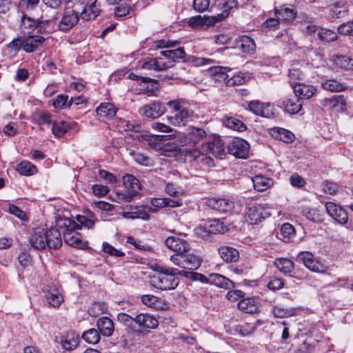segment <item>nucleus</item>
I'll return each mask as SVG.
<instances>
[{"mask_svg":"<svg viewBox=\"0 0 353 353\" xmlns=\"http://www.w3.org/2000/svg\"><path fill=\"white\" fill-rule=\"evenodd\" d=\"M184 268L183 270H196L198 269L201 265V260L200 259L194 255L190 254H184Z\"/></svg>","mask_w":353,"mask_h":353,"instance_id":"47","label":"nucleus"},{"mask_svg":"<svg viewBox=\"0 0 353 353\" xmlns=\"http://www.w3.org/2000/svg\"><path fill=\"white\" fill-rule=\"evenodd\" d=\"M60 343L63 350L67 351H72L74 350L79 345V335L77 334L74 332H68L61 337Z\"/></svg>","mask_w":353,"mask_h":353,"instance_id":"21","label":"nucleus"},{"mask_svg":"<svg viewBox=\"0 0 353 353\" xmlns=\"http://www.w3.org/2000/svg\"><path fill=\"white\" fill-rule=\"evenodd\" d=\"M165 110V107L159 101L146 104L141 108L143 114L150 119H156L159 117L164 114Z\"/></svg>","mask_w":353,"mask_h":353,"instance_id":"14","label":"nucleus"},{"mask_svg":"<svg viewBox=\"0 0 353 353\" xmlns=\"http://www.w3.org/2000/svg\"><path fill=\"white\" fill-rule=\"evenodd\" d=\"M321 103L324 108L337 113H342L347 110V97L343 94H337L330 98H325Z\"/></svg>","mask_w":353,"mask_h":353,"instance_id":"6","label":"nucleus"},{"mask_svg":"<svg viewBox=\"0 0 353 353\" xmlns=\"http://www.w3.org/2000/svg\"><path fill=\"white\" fill-rule=\"evenodd\" d=\"M230 71V70H228L227 68L214 67L210 69L209 73L211 76V78L215 82H223L227 85V80L229 77L227 72Z\"/></svg>","mask_w":353,"mask_h":353,"instance_id":"35","label":"nucleus"},{"mask_svg":"<svg viewBox=\"0 0 353 353\" xmlns=\"http://www.w3.org/2000/svg\"><path fill=\"white\" fill-rule=\"evenodd\" d=\"M131 154L137 163L145 166H149L152 165L150 159L147 156L140 152H131Z\"/></svg>","mask_w":353,"mask_h":353,"instance_id":"63","label":"nucleus"},{"mask_svg":"<svg viewBox=\"0 0 353 353\" xmlns=\"http://www.w3.org/2000/svg\"><path fill=\"white\" fill-rule=\"evenodd\" d=\"M165 245L176 253H188L190 250L189 243L177 236H169L165 240Z\"/></svg>","mask_w":353,"mask_h":353,"instance_id":"12","label":"nucleus"},{"mask_svg":"<svg viewBox=\"0 0 353 353\" xmlns=\"http://www.w3.org/2000/svg\"><path fill=\"white\" fill-rule=\"evenodd\" d=\"M218 252L221 258L226 263H234L239 258V251L230 246L222 245L218 248Z\"/></svg>","mask_w":353,"mask_h":353,"instance_id":"22","label":"nucleus"},{"mask_svg":"<svg viewBox=\"0 0 353 353\" xmlns=\"http://www.w3.org/2000/svg\"><path fill=\"white\" fill-rule=\"evenodd\" d=\"M80 14L70 8H65L62 13L61 19L57 21L58 30L67 32L72 29L79 22Z\"/></svg>","mask_w":353,"mask_h":353,"instance_id":"5","label":"nucleus"},{"mask_svg":"<svg viewBox=\"0 0 353 353\" xmlns=\"http://www.w3.org/2000/svg\"><path fill=\"white\" fill-rule=\"evenodd\" d=\"M236 48L240 49L242 52L252 54L256 51V44L253 39L247 35H241L236 39Z\"/></svg>","mask_w":353,"mask_h":353,"instance_id":"18","label":"nucleus"},{"mask_svg":"<svg viewBox=\"0 0 353 353\" xmlns=\"http://www.w3.org/2000/svg\"><path fill=\"white\" fill-rule=\"evenodd\" d=\"M46 38L40 35H30L24 38L23 50L30 53L36 51L45 41Z\"/></svg>","mask_w":353,"mask_h":353,"instance_id":"23","label":"nucleus"},{"mask_svg":"<svg viewBox=\"0 0 353 353\" xmlns=\"http://www.w3.org/2000/svg\"><path fill=\"white\" fill-rule=\"evenodd\" d=\"M133 12L130 6L122 3L114 8L115 16L118 18H123Z\"/></svg>","mask_w":353,"mask_h":353,"instance_id":"56","label":"nucleus"},{"mask_svg":"<svg viewBox=\"0 0 353 353\" xmlns=\"http://www.w3.org/2000/svg\"><path fill=\"white\" fill-rule=\"evenodd\" d=\"M272 313L275 317L286 318L294 315V309H283L280 307L275 306L272 310Z\"/></svg>","mask_w":353,"mask_h":353,"instance_id":"58","label":"nucleus"},{"mask_svg":"<svg viewBox=\"0 0 353 353\" xmlns=\"http://www.w3.org/2000/svg\"><path fill=\"white\" fill-rule=\"evenodd\" d=\"M284 285L285 280L276 276L271 278L267 284L268 288L272 291L281 290L284 287Z\"/></svg>","mask_w":353,"mask_h":353,"instance_id":"57","label":"nucleus"},{"mask_svg":"<svg viewBox=\"0 0 353 353\" xmlns=\"http://www.w3.org/2000/svg\"><path fill=\"white\" fill-rule=\"evenodd\" d=\"M189 133L194 143H196L207 135L206 132L203 128L197 127H191Z\"/></svg>","mask_w":353,"mask_h":353,"instance_id":"54","label":"nucleus"},{"mask_svg":"<svg viewBox=\"0 0 353 353\" xmlns=\"http://www.w3.org/2000/svg\"><path fill=\"white\" fill-rule=\"evenodd\" d=\"M208 234H223L228 231V228L223 221L219 219H213L205 223L199 228Z\"/></svg>","mask_w":353,"mask_h":353,"instance_id":"17","label":"nucleus"},{"mask_svg":"<svg viewBox=\"0 0 353 353\" xmlns=\"http://www.w3.org/2000/svg\"><path fill=\"white\" fill-rule=\"evenodd\" d=\"M161 56L165 57L169 60L168 63L173 64L177 59H183L186 56V53L183 48H178L174 50H163L160 52Z\"/></svg>","mask_w":353,"mask_h":353,"instance_id":"40","label":"nucleus"},{"mask_svg":"<svg viewBox=\"0 0 353 353\" xmlns=\"http://www.w3.org/2000/svg\"><path fill=\"white\" fill-rule=\"evenodd\" d=\"M274 14L276 17L281 20V22L287 23L292 21L296 15V12L294 9L289 8H281L275 9Z\"/></svg>","mask_w":353,"mask_h":353,"instance_id":"36","label":"nucleus"},{"mask_svg":"<svg viewBox=\"0 0 353 353\" xmlns=\"http://www.w3.org/2000/svg\"><path fill=\"white\" fill-rule=\"evenodd\" d=\"M268 213L261 205L248 207L245 212V220L250 224H257L268 216Z\"/></svg>","mask_w":353,"mask_h":353,"instance_id":"8","label":"nucleus"},{"mask_svg":"<svg viewBox=\"0 0 353 353\" xmlns=\"http://www.w3.org/2000/svg\"><path fill=\"white\" fill-rule=\"evenodd\" d=\"M346 4L347 2L344 0L339 1L335 2L333 4V8L332 10V15L336 16V17H341V14H344L347 12L346 10Z\"/></svg>","mask_w":353,"mask_h":353,"instance_id":"55","label":"nucleus"},{"mask_svg":"<svg viewBox=\"0 0 353 353\" xmlns=\"http://www.w3.org/2000/svg\"><path fill=\"white\" fill-rule=\"evenodd\" d=\"M16 170L23 176H32L38 171L37 167L28 161H22L17 164Z\"/></svg>","mask_w":353,"mask_h":353,"instance_id":"41","label":"nucleus"},{"mask_svg":"<svg viewBox=\"0 0 353 353\" xmlns=\"http://www.w3.org/2000/svg\"><path fill=\"white\" fill-rule=\"evenodd\" d=\"M256 327L249 323H245L237 327L236 330L239 334L243 336L252 334L255 331Z\"/></svg>","mask_w":353,"mask_h":353,"instance_id":"62","label":"nucleus"},{"mask_svg":"<svg viewBox=\"0 0 353 353\" xmlns=\"http://www.w3.org/2000/svg\"><path fill=\"white\" fill-rule=\"evenodd\" d=\"M223 123L226 127L239 132H243L247 129L246 125L241 121L232 117H226Z\"/></svg>","mask_w":353,"mask_h":353,"instance_id":"48","label":"nucleus"},{"mask_svg":"<svg viewBox=\"0 0 353 353\" xmlns=\"http://www.w3.org/2000/svg\"><path fill=\"white\" fill-rule=\"evenodd\" d=\"M297 259L302 262L306 268L313 272L324 274L328 269L327 266L323 264L319 259L315 258L310 252H300L297 255Z\"/></svg>","mask_w":353,"mask_h":353,"instance_id":"4","label":"nucleus"},{"mask_svg":"<svg viewBox=\"0 0 353 353\" xmlns=\"http://www.w3.org/2000/svg\"><path fill=\"white\" fill-rule=\"evenodd\" d=\"M56 223L57 226L65 229V232H75L74 230L80 229L79 223H76L74 221L68 218H60L57 220Z\"/></svg>","mask_w":353,"mask_h":353,"instance_id":"45","label":"nucleus"},{"mask_svg":"<svg viewBox=\"0 0 353 353\" xmlns=\"http://www.w3.org/2000/svg\"><path fill=\"white\" fill-rule=\"evenodd\" d=\"M325 209L327 214L339 224L345 225L347 223V213L341 206L332 202H327L325 203Z\"/></svg>","mask_w":353,"mask_h":353,"instance_id":"9","label":"nucleus"},{"mask_svg":"<svg viewBox=\"0 0 353 353\" xmlns=\"http://www.w3.org/2000/svg\"><path fill=\"white\" fill-rule=\"evenodd\" d=\"M323 89L330 92H343L347 88V85L336 79H326L321 83Z\"/></svg>","mask_w":353,"mask_h":353,"instance_id":"37","label":"nucleus"},{"mask_svg":"<svg viewBox=\"0 0 353 353\" xmlns=\"http://www.w3.org/2000/svg\"><path fill=\"white\" fill-rule=\"evenodd\" d=\"M332 61L341 69L353 70V58L344 55H334Z\"/></svg>","mask_w":353,"mask_h":353,"instance_id":"42","label":"nucleus"},{"mask_svg":"<svg viewBox=\"0 0 353 353\" xmlns=\"http://www.w3.org/2000/svg\"><path fill=\"white\" fill-rule=\"evenodd\" d=\"M305 77V74L299 64H293L288 70V82L292 87V84L299 83Z\"/></svg>","mask_w":353,"mask_h":353,"instance_id":"26","label":"nucleus"},{"mask_svg":"<svg viewBox=\"0 0 353 353\" xmlns=\"http://www.w3.org/2000/svg\"><path fill=\"white\" fill-rule=\"evenodd\" d=\"M284 110L291 114L299 113L302 109V103L296 97L282 101Z\"/></svg>","mask_w":353,"mask_h":353,"instance_id":"30","label":"nucleus"},{"mask_svg":"<svg viewBox=\"0 0 353 353\" xmlns=\"http://www.w3.org/2000/svg\"><path fill=\"white\" fill-rule=\"evenodd\" d=\"M135 330L134 332L139 335H146L150 330L156 329L159 325L158 319L149 313H135Z\"/></svg>","mask_w":353,"mask_h":353,"instance_id":"3","label":"nucleus"},{"mask_svg":"<svg viewBox=\"0 0 353 353\" xmlns=\"http://www.w3.org/2000/svg\"><path fill=\"white\" fill-rule=\"evenodd\" d=\"M237 0H227L223 3V10L221 13L214 15L218 22L223 21L229 15V12L238 8Z\"/></svg>","mask_w":353,"mask_h":353,"instance_id":"44","label":"nucleus"},{"mask_svg":"<svg viewBox=\"0 0 353 353\" xmlns=\"http://www.w3.org/2000/svg\"><path fill=\"white\" fill-rule=\"evenodd\" d=\"M45 298L49 307H59L63 301V297L55 287H48L45 292Z\"/></svg>","mask_w":353,"mask_h":353,"instance_id":"19","label":"nucleus"},{"mask_svg":"<svg viewBox=\"0 0 353 353\" xmlns=\"http://www.w3.org/2000/svg\"><path fill=\"white\" fill-rule=\"evenodd\" d=\"M269 104H265L258 100L252 101L248 104V109L256 115L268 117L270 114Z\"/></svg>","mask_w":353,"mask_h":353,"instance_id":"29","label":"nucleus"},{"mask_svg":"<svg viewBox=\"0 0 353 353\" xmlns=\"http://www.w3.org/2000/svg\"><path fill=\"white\" fill-rule=\"evenodd\" d=\"M104 312V304L95 302L88 310L90 316L97 317Z\"/></svg>","mask_w":353,"mask_h":353,"instance_id":"60","label":"nucleus"},{"mask_svg":"<svg viewBox=\"0 0 353 353\" xmlns=\"http://www.w3.org/2000/svg\"><path fill=\"white\" fill-rule=\"evenodd\" d=\"M123 216L126 219H141L145 221L150 219L149 214L143 208H137L133 212H123Z\"/></svg>","mask_w":353,"mask_h":353,"instance_id":"50","label":"nucleus"},{"mask_svg":"<svg viewBox=\"0 0 353 353\" xmlns=\"http://www.w3.org/2000/svg\"><path fill=\"white\" fill-rule=\"evenodd\" d=\"M37 32L39 34H50L58 30L57 21L55 19H38Z\"/></svg>","mask_w":353,"mask_h":353,"instance_id":"24","label":"nucleus"},{"mask_svg":"<svg viewBox=\"0 0 353 353\" xmlns=\"http://www.w3.org/2000/svg\"><path fill=\"white\" fill-rule=\"evenodd\" d=\"M30 243L36 250H58L63 244L61 232L56 227L45 230L37 228L30 236Z\"/></svg>","mask_w":353,"mask_h":353,"instance_id":"1","label":"nucleus"},{"mask_svg":"<svg viewBox=\"0 0 353 353\" xmlns=\"http://www.w3.org/2000/svg\"><path fill=\"white\" fill-rule=\"evenodd\" d=\"M82 338L88 343L97 344L99 342L101 336L97 330L91 328L83 333Z\"/></svg>","mask_w":353,"mask_h":353,"instance_id":"52","label":"nucleus"},{"mask_svg":"<svg viewBox=\"0 0 353 353\" xmlns=\"http://www.w3.org/2000/svg\"><path fill=\"white\" fill-rule=\"evenodd\" d=\"M180 43L179 41L170 39H161L154 41V46L157 48H174Z\"/></svg>","mask_w":353,"mask_h":353,"instance_id":"61","label":"nucleus"},{"mask_svg":"<svg viewBox=\"0 0 353 353\" xmlns=\"http://www.w3.org/2000/svg\"><path fill=\"white\" fill-rule=\"evenodd\" d=\"M77 221L79 223V225H80V228L83 227L87 229H92L94 228L95 225L96 219H92L83 215H77Z\"/></svg>","mask_w":353,"mask_h":353,"instance_id":"59","label":"nucleus"},{"mask_svg":"<svg viewBox=\"0 0 353 353\" xmlns=\"http://www.w3.org/2000/svg\"><path fill=\"white\" fill-rule=\"evenodd\" d=\"M68 97L65 94H59L53 102V106L55 109H62L68 107Z\"/></svg>","mask_w":353,"mask_h":353,"instance_id":"64","label":"nucleus"},{"mask_svg":"<svg viewBox=\"0 0 353 353\" xmlns=\"http://www.w3.org/2000/svg\"><path fill=\"white\" fill-rule=\"evenodd\" d=\"M123 184L126 188L125 190L130 192L132 194L137 196L141 190L139 181L132 174H125L123 177Z\"/></svg>","mask_w":353,"mask_h":353,"instance_id":"32","label":"nucleus"},{"mask_svg":"<svg viewBox=\"0 0 353 353\" xmlns=\"http://www.w3.org/2000/svg\"><path fill=\"white\" fill-rule=\"evenodd\" d=\"M37 22L38 19L35 20L23 14L21 18L20 28L24 33L27 32L29 34L30 33V30H34V28L37 29Z\"/></svg>","mask_w":353,"mask_h":353,"instance_id":"49","label":"nucleus"},{"mask_svg":"<svg viewBox=\"0 0 353 353\" xmlns=\"http://www.w3.org/2000/svg\"><path fill=\"white\" fill-rule=\"evenodd\" d=\"M274 265L282 273L287 274L294 270V262L287 258H277L274 261Z\"/></svg>","mask_w":353,"mask_h":353,"instance_id":"39","label":"nucleus"},{"mask_svg":"<svg viewBox=\"0 0 353 353\" xmlns=\"http://www.w3.org/2000/svg\"><path fill=\"white\" fill-rule=\"evenodd\" d=\"M238 308L245 313L254 314L259 312V306L252 298L241 299L238 303Z\"/></svg>","mask_w":353,"mask_h":353,"instance_id":"34","label":"nucleus"},{"mask_svg":"<svg viewBox=\"0 0 353 353\" xmlns=\"http://www.w3.org/2000/svg\"><path fill=\"white\" fill-rule=\"evenodd\" d=\"M193 112L183 107L173 115H168L169 122L176 126L185 125L192 119Z\"/></svg>","mask_w":353,"mask_h":353,"instance_id":"15","label":"nucleus"},{"mask_svg":"<svg viewBox=\"0 0 353 353\" xmlns=\"http://www.w3.org/2000/svg\"><path fill=\"white\" fill-rule=\"evenodd\" d=\"M218 21L215 16L212 17H201L200 15L192 17L189 20V24L192 28H199L203 26H214Z\"/></svg>","mask_w":353,"mask_h":353,"instance_id":"27","label":"nucleus"},{"mask_svg":"<svg viewBox=\"0 0 353 353\" xmlns=\"http://www.w3.org/2000/svg\"><path fill=\"white\" fill-rule=\"evenodd\" d=\"M292 88L295 96L300 100L311 98L316 92L314 86L301 83L292 84Z\"/></svg>","mask_w":353,"mask_h":353,"instance_id":"20","label":"nucleus"},{"mask_svg":"<svg viewBox=\"0 0 353 353\" xmlns=\"http://www.w3.org/2000/svg\"><path fill=\"white\" fill-rule=\"evenodd\" d=\"M63 239L68 245L74 248H82L85 246L79 232H63Z\"/></svg>","mask_w":353,"mask_h":353,"instance_id":"38","label":"nucleus"},{"mask_svg":"<svg viewBox=\"0 0 353 353\" xmlns=\"http://www.w3.org/2000/svg\"><path fill=\"white\" fill-rule=\"evenodd\" d=\"M117 110L118 109L112 103H102L97 108L96 112L99 117L110 119L114 117Z\"/></svg>","mask_w":353,"mask_h":353,"instance_id":"31","label":"nucleus"},{"mask_svg":"<svg viewBox=\"0 0 353 353\" xmlns=\"http://www.w3.org/2000/svg\"><path fill=\"white\" fill-rule=\"evenodd\" d=\"M101 4L99 0H94L90 3L83 7L80 13V16L83 20H94L101 14Z\"/></svg>","mask_w":353,"mask_h":353,"instance_id":"16","label":"nucleus"},{"mask_svg":"<svg viewBox=\"0 0 353 353\" xmlns=\"http://www.w3.org/2000/svg\"><path fill=\"white\" fill-rule=\"evenodd\" d=\"M249 148V143L241 138H234L228 145L229 154L241 159H245L247 157Z\"/></svg>","mask_w":353,"mask_h":353,"instance_id":"7","label":"nucleus"},{"mask_svg":"<svg viewBox=\"0 0 353 353\" xmlns=\"http://www.w3.org/2000/svg\"><path fill=\"white\" fill-rule=\"evenodd\" d=\"M224 150V144L220 137H214L212 141L201 145V152L210 153L215 157L221 156Z\"/></svg>","mask_w":353,"mask_h":353,"instance_id":"10","label":"nucleus"},{"mask_svg":"<svg viewBox=\"0 0 353 353\" xmlns=\"http://www.w3.org/2000/svg\"><path fill=\"white\" fill-rule=\"evenodd\" d=\"M207 203L210 208L221 213L230 212L234 207V202L225 198H210Z\"/></svg>","mask_w":353,"mask_h":353,"instance_id":"11","label":"nucleus"},{"mask_svg":"<svg viewBox=\"0 0 353 353\" xmlns=\"http://www.w3.org/2000/svg\"><path fill=\"white\" fill-rule=\"evenodd\" d=\"M318 37L322 41L331 42L335 41L338 36L335 32L330 29L320 28L318 32Z\"/></svg>","mask_w":353,"mask_h":353,"instance_id":"53","label":"nucleus"},{"mask_svg":"<svg viewBox=\"0 0 353 353\" xmlns=\"http://www.w3.org/2000/svg\"><path fill=\"white\" fill-rule=\"evenodd\" d=\"M295 229L293 225L285 223L281 225L280 232L277 234V236L284 242H288L295 236Z\"/></svg>","mask_w":353,"mask_h":353,"instance_id":"43","label":"nucleus"},{"mask_svg":"<svg viewBox=\"0 0 353 353\" xmlns=\"http://www.w3.org/2000/svg\"><path fill=\"white\" fill-rule=\"evenodd\" d=\"M117 321L132 332L135 330V313L130 315L125 312H120L117 314Z\"/></svg>","mask_w":353,"mask_h":353,"instance_id":"46","label":"nucleus"},{"mask_svg":"<svg viewBox=\"0 0 353 353\" xmlns=\"http://www.w3.org/2000/svg\"><path fill=\"white\" fill-rule=\"evenodd\" d=\"M205 283L214 285L219 288L230 290L234 288V283L227 277L220 274H210L208 277L200 274Z\"/></svg>","mask_w":353,"mask_h":353,"instance_id":"13","label":"nucleus"},{"mask_svg":"<svg viewBox=\"0 0 353 353\" xmlns=\"http://www.w3.org/2000/svg\"><path fill=\"white\" fill-rule=\"evenodd\" d=\"M192 272L179 270L178 269L161 270L151 277L150 283L152 286L161 290H173L177 287L179 280L176 275L190 277Z\"/></svg>","mask_w":353,"mask_h":353,"instance_id":"2","label":"nucleus"},{"mask_svg":"<svg viewBox=\"0 0 353 353\" xmlns=\"http://www.w3.org/2000/svg\"><path fill=\"white\" fill-rule=\"evenodd\" d=\"M97 326L102 335L105 336H110L113 334L114 323L107 316H103L99 319L97 322Z\"/></svg>","mask_w":353,"mask_h":353,"instance_id":"28","label":"nucleus"},{"mask_svg":"<svg viewBox=\"0 0 353 353\" xmlns=\"http://www.w3.org/2000/svg\"><path fill=\"white\" fill-rule=\"evenodd\" d=\"M271 135L276 139L285 143H292L294 139V134L290 131L281 128H274L271 130Z\"/></svg>","mask_w":353,"mask_h":353,"instance_id":"33","label":"nucleus"},{"mask_svg":"<svg viewBox=\"0 0 353 353\" xmlns=\"http://www.w3.org/2000/svg\"><path fill=\"white\" fill-rule=\"evenodd\" d=\"M252 182L254 189L259 192L264 191L270 186V179L261 175L253 177Z\"/></svg>","mask_w":353,"mask_h":353,"instance_id":"51","label":"nucleus"},{"mask_svg":"<svg viewBox=\"0 0 353 353\" xmlns=\"http://www.w3.org/2000/svg\"><path fill=\"white\" fill-rule=\"evenodd\" d=\"M76 125L77 123L73 121H56L52 123V131L55 137H61Z\"/></svg>","mask_w":353,"mask_h":353,"instance_id":"25","label":"nucleus"}]
</instances>
